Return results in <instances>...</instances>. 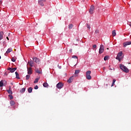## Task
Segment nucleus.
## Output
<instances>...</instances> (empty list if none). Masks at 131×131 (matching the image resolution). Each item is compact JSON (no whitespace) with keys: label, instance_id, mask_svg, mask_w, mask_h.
I'll return each mask as SVG.
<instances>
[{"label":"nucleus","instance_id":"obj_1","mask_svg":"<svg viewBox=\"0 0 131 131\" xmlns=\"http://www.w3.org/2000/svg\"><path fill=\"white\" fill-rule=\"evenodd\" d=\"M120 69L124 71V72H125L126 73H128L129 72V70L126 68L124 65L123 64H121L120 66Z\"/></svg>","mask_w":131,"mask_h":131},{"label":"nucleus","instance_id":"obj_2","mask_svg":"<svg viewBox=\"0 0 131 131\" xmlns=\"http://www.w3.org/2000/svg\"><path fill=\"white\" fill-rule=\"evenodd\" d=\"M122 52L121 51L120 52L118 53L116 59L117 60H118V61H119V62H120V61H121V59H122Z\"/></svg>","mask_w":131,"mask_h":131},{"label":"nucleus","instance_id":"obj_3","mask_svg":"<svg viewBox=\"0 0 131 131\" xmlns=\"http://www.w3.org/2000/svg\"><path fill=\"white\" fill-rule=\"evenodd\" d=\"M91 73H92V72L91 71H88L86 72V79H88V80H91V79H92V76H91Z\"/></svg>","mask_w":131,"mask_h":131},{"label":"nucleus","instance_id":"obj_4","mask_svg":"<svg viewBox=\"0 0 131 131\" xmlns=\"http://www.w3.org/2000/svg\"><path fill=\"white\" fill-rule=\"evenodd\" d=\"M94 11H95V6L92 5L90 7L89 12L90 14H91L92 15V14H94Z\"/></svg>","mask_w":131,"mask_h":131},{"label":"nucleus","instance_id":"obj_5","mask_svg":"<svg viewBox=\"0 0 131 131\" xmlns=\"http://www.w3.org/2000/svg\"><path fill=\"white\" fill-rule=\"evenodd\" d=\"M104 52V46L103 45H101L100 46L99 54H102Z\"/></svg>","mask_w":131,"mask_h":131},{"label":"nucleus","instance_id":"obj_6","mask_svg":"<svg viewBox=\"0 0 131 131\" xmlns=\"http://www.w3.org/2000/svg\"><path fill=\"white\" fill-rule=\"evenodd\" d=\"M7 70L10 71V72H11V73H13V72H15V71H16V70H17V68H8L7 69Z\"/></svg>","mask_w":131,"mask_h":131},{"label":"nucleus","instance_id":"obj_7","mask_svg":"<svg viewBox=\"0 0 131 131\" xmlns=\"http://www.w3.org/2000/svg\"><path fill=\"white\" fill-rule=\"evenodd\" d=\"M33 60L34 62H35L37 64H39L40 63V60L36 57H33Z\"/></svg>","mask_w":131,"mask_h":131},{"label":"nucleus","instance_id":"obj_8","mask_svg":"<svg viewBox=\"0 0 131 131\" xmlns=\"http://www.w3.org/2000/svg\"><path fill=\"white\" fill-rule=\"evenodd\" d=\"M63 86V83H62V82H59L56 84V88L59 89H62Z\"/></svg>","mask_w":131,"mask_h":131},{"label":"nucleus","instance_id":"obj_9","mask_svg":"<svg viewBox=\"0 0 131 131\" xmlns=\"http://www.w3.org/2000/svg\"><path fill=\"white\" fill-rule=\"evenodd\" d=\"M123 47L124 48H126L127 46H129V45H131V41H126L123 43Z\"/></svg>","mask_w":131,"mask_h":131},{"label":"nucleus","instance_id":"obj_10","mask_svg":"<svg viewBox=\"0 0 131 131\" xmlns=\"http://www.w3.org/2000/svg\"><path fill=\"white\" fill-rule=\"evenodd\" d=\"M27 71H28V74H29V75H31V74H32V68H31V67L27 68Z\"/></svg>","mask_w":131,"mask_h":131},{"label":"nucleus","instance_id":"obj_11","mask_svg":"<svg viewBox=\"0 0 131 131\" xmlns=\"http://www.w3.org/2000/svg\"><path fill=\"white\" fill-rule=\"evenodd\" d=\"M43 3H46V0H38V4L42 7H43Z\"/></svg>","mask_w":131,"mask_h":131},{"label":"nucleus","instance_id":"obj_12","mask_svg":"<svg viewBox=\"0 0 131 131\" xmlns=\"http://www.w3.org/2000/svg\"><path fill=\"white\" fill-rule=\"evenodd\" d=\"M73 79H74V76H72V77H70V78L68 80V83H71L72 81H73Z\"/></svg>","mask_w":131,"mask_h":131},{"label":"nucleus","instance_id":"obj_13","mask_svg":"<svg viewBox=\"0 0 131 131\" xmlns=\"http://www.w3.org/2000/svg\"><path fill=\"white\" fill-rule=\"evenodd\" d=\"M12 51H13V49L12 48H9L6 51V53L5 54V55L6 56L7 54H9V53H11Z\"/></svg>","mask_w":131,"mask_h":131},{"label":"nucleus","instance_id":"obj_14","mask_svg":"<svg viewBox=\"0 0 131 131\" xmlns=\"http://www.w3.org/2000/svg\"><path fill=\"white\" fill-rule=\"evenodd\" d=\"M4 38V32L1 31L0 32V40H2Z\"/></svg>","mask_w":131,"mask_h":131},{"label":"nucleus","instance_id":"obj_15","mask_svg":"<svg viewBox=\"0 0 131 131\" xmlns=\"http://www.w3.org/2000/svg\"><path fill=\"white\" fill-rule=\"evenodd\" d=\"M28 64H29L30 67H33V61H28Z\"/></svg>","mask_w":131,"mask_h":131},{"label":"nucleus","instance_id":"obj_16","mask_svg":"<svg viewBox=\"0 0 131 131\" xmlns=\"http://www.w3.org/2000/svg\"><path fill=\"white\" fill-rule=\"evenodd\" d=\"M35 72H36V73H38V74H40L41 73V71L40 70V69L39 70L38 69H36Z\"/></svg>","mask_w":131,"mask_h":131},{"label":"nucleus","instance_id":"obj_17","mask_svg":"<svg viewBox=\"0 0 131 131\" xmlns=\"http://www.w3.org/2000/svg\"><path fill=\"white\" fill-rule=\"evenodd\" d=\"M16 78L17 79H20V77H19V73L18 72H15Z\"/></svg>","mask_w":131,"mask_h":131},{"label":"nucleus","instance_id":"obj_18","mask_svg":"<svg viewBox=\"0 0 131 131\" xmlns=\"http://www.w3.org/2000/svg\"><path fill=\"white\" fill-rule=\"evenodd\" d=\"M7 92L8 94H10V95H12L13 94V92H12V90H11V86L9 87V90H7Z\"/></svg>","mask_w":131,"mask_h":131},{"label":"nucleus","instance_id":"obj_19","mask_svg":"<svg viewBox=\"0 0 131 131\" xmlns=\"http://www.w3.org/2000/svg\"><path fill=\"white\" fill-rule=\"evenodd\" d=\"M4 81H6L1 80L0 81V86H1V88L4 86Z\"/></svg>","mask_w":131,"mask_h":131},{"label":"nucleus","instance_id":"obj_20","mask_svg":"<svg viewBox=\"0 0 131 131\" xmlns=\"http://www.w3.org/2000/svg\"><path fill=\"white\" fill-rule=\"evenodd\" d=\"M43 86L44 88H48V86H49V84H48L47 82H45L43 83Z\"/></svg>","mask_w":131,"mask_h":131},{"label":"nucleus","instance_id":"obj_21","mask_svg":"<svg viewBox=\"0 0 131 131\" xmlns=\"http://www.w3.org/2000/svg\"><path fill=\"white\" fill-rule=\"evenodd\" d=\"M28 93H32V88L30 87L28 89Z\"/></svg>","mask_w":131,"mask_h":131},{"label":"nucleus","instance_id":"obj_22","mask_svg":"<svg viewBox=\"0 0 131 131\" xmlns=\"http://www.w3.org/2000/svg\"><path fill=\"white\" fill-rule=\"evenodd\" d=\"M112 35L113 36H116V32H115V30L112 31Z\"/></svg>","mask_w":131,"mask_h":131},{"label":"nucleus","instance_id":"obj_23","mask_svg":"<svg viewBox=\"0 0 131 131\" xmlns=\"http://www.w3.org/2000/svg\"><path fill=\"white\" fill-rule=\"evenodd\" d=\"M10 104L11 106H14V105L15 104V101L12 100L10 102Z\"/></svg>","mask_w":131,"mask_h":131},{"label":"nucleus","instance_id":"obj_24","mask_svg":"<svg viewBox=\"0 0 131 131\" xmlns=\"http://www.w3.org/2000/svg\"><path fill=\"white\" fill-rule=\"evenodd\" d=\"M26 89L25 88H23L21 90H20V93H21L23 94L25 92Z\"/></svg>","mask_w":131,"mask_h":131},{"label":"nucleus","instance_id":"obj_25","mask_svg":"<svg viewBox=\"0 0 131 131\" xmlns=\"http://www.w3.org/2000/svg\"><path fill=\"white\" fill-rule=\"evenodd\" d=\"M73 28V24H70L69 25V29H72Z\"/></svg>","mask_w":131,"mask_h":131},{"label":"nucleus","instance_id":"obj_26","mask_svg":"<svg viewBox=\"0 0 131 131\" xmlns=\"http://www.w3.org/2000/svg\"><path fill=\"white\" fill-rule=\"evenodd\" d=\"M38 80H39V78H36L34 81V83H37Z\"/></svg>","mask_w":131,"mask_h":131},{"label":"nucleus","instance_id":"obj_27","mask_svg":"<svg viewBox=\"0 0 131 131\" xmlns=\"http://www.w3.org/2000/svg\"><path fill=\"white\" fill-rule=\"evenodd\" d=\"M80 72V71L79 70H77L75 72V74H78Z\"/></svg>","mask_w":131,"mask_h":131},{"label":"nucleus","instance_id":"obj_28","mask_svg":"<svg viewBox=\"0 0 131 131\" xmlns=\"http://www.w3.org/2000/svg\"><path fill=\"white\" fill-rule=\"evenodd\" d=\"M26 77V80H28V79H29V78H30V75H27Z\"/></svg>","mask_w":131,"mask_h":131},{"label":"nucleus","instance_id":"obj_29","mask_svg":"<svg viewBox=\"0 0 131 131\" xmlns=\"http://www.w3.org/2000/svg\"><path fill=\"white\" fill-rule=\"evenodd\" d=\"M108 56H105L104 57V61H107V60H108Z\"/></svg>","mask_w":131,"mask_h":131},{"label":"nucleus","instance_id":"obj_30","mask_svg":"<svg viewBox=\"0 0 131 131\" xmlns=\"http://www.w3.org/2000/svg\"><path fill=\"white\" fill-rule=\"evenodd\" d=\"M99 30H96L95 31V33L96 34H99Z\"/></svg>","mask_w":131,"mask_h":131},{"label":"nucleus","instance_id":"obj_31","mask_svg":"<svg viewBox=\"0 0 131 131\" xmlns=\"http://www.w3.org/2000/svg\"><path fill=\"white\" fill-rule=\"evenodd\" d=\"M72 58H73L74 59H77V61H78V58H77V56H75V55H74L72 56Z\"/></svg>","mask_w":131,"mask_h":131},{"label":"nucleus","instance_id":"obj_32","mask_svg":"<svg viewBox=\"0 0 131 131\" xmlns=\"http://www.w3.org/2000/svg\"><path fill=\"white\" fill-rule=\"evenodd\" d=\"M9 97L10 100H12L13 99V96L12 95L10 94L9 95Z\"/></svg>","mask_w":131,"mask_h":131},{"label":"nucleus","instance_id":"obj_33","mask_svg":"<svg viewBox=\"0 0 131 131\" xmlns=\"http://www.w3.org/2000/svg\"><path fill=\"white\" fill-rule=\"evenodd\" d=\"M87 28L89 29H91V25H89L88 24H86Z\"/></svg>","mask_w":131,"mask_h":131},{"label":"nucleus","instance_id":"obj_34","mask_svg":"<svg viewBox=\"0 0 131 131\" xmlns=\"http://www.w3.org/2000/svg\"><path fill=\"white\" fill-rule=\"evenodd\" d=\"M11 61H12V62H16V59H15L14 58H12L11 59Z\"/></svg>","mask_w":131,"mask_h":131},{"label":"nucleus","instance_id":"obj_35","mask_svg":"<svg viewBox=\"0 0 131 131\" xmlns=\"http://www.w3.org/2000/svg\"><path fill=\"white\" fill-rule=\"evenodd\" d=\"M127 25H129V26L131 27V22L130 21H128L127 22Z\"/></svg>","mask_w":131,"mask_h":131},{"label":"nucleus","instance_id":"obj_36","mask_svg":"<svg viewBox=\"0 0 131 131\" xmlns=\"http://www.w3.org/2000/svg\"><path fill=\"white\" fill-rule=\"evenodd\" d=\"M38 89V86H37V85L35 86L34 87V89L35 90H37Z\"/></svg>","mask_w":131,"mask_h":131},{"label":"nucleus","instance_id":"obj_37","mask_svg":"<svg viewBox=\"0 0 131 131\" xmlns=\"http://www.w3.org/2000/svg\"><path fill=\"white\" fill-rule=\"evenodd\" d=\"M93 48L94 49H96V48H97V45H93Z\"/></svg>","mask_w":131,"mask_h":131},{"label":"nucleus","instance_id":"obj_38","mask_svg":"<svg viewBox=\"0 0 131 131\" xmlns=\"http://www.w3.org/2000/svg\"><path fill=\"white\" fill-rule=\"evenodd\" d=\"M115 81H116V80L115 79H114L113 80V82L115 83Z\"/></svg>","mask_w":131,"mask_h":131},{"label":"nucleus","instance_id":"obj_39","mask_svg":"<svg viewBox=\"0 0 131 131\" xmlns=\"http://www.w3.org/2000/svg\"><path fill=\"white\" fill-rule=\"evenodd\" d=\"M115 83H114V82H113L111 86H113L114 85Z\"/></svg>","mask_w":131,"mask_h":131},{"label":"nucleus","instance_id":"obj_40","mask_svg":"<svg viewBox=\"0 0 131 131\" xmlns=\"http://www.w3.org/2000/svg\"><path fill=\"white\" fill-rule=\"evenodd\" d=\"M3 4V1L2 0H0V4Z\"/></svg>","mask_w":131,"mask_h":131},{"label":"nucleus","instance_id":"obj_41","mask_svg":"<svg viewBox=\"0 0 131 131\" xmlns=\"http://www.w3.org/2000/svg\"><path fill=\"white\" fill-rule=\"evenodd\" d=\"M61 68H62V67H61V66L59 67V69H61Z\"/></svg>","mask_w":131,"mask_h":131},{"label":"nucleus","instance_id":"obj_42","mask_svg":"<svg viewBox=\"0 0 131 131\" xmlns=\"http://www.w3.org/2000/svg\"><path fill=\"white\" fill-rule=\"evenodd\" d=\"M6 38H7V39H8V40H9V37H7Z\"/></svg>","mask_w":131,"mask_h":131},{"label":"nucleus","instance_id":"obj_43","mask_svg":"<svg viewBox=\"0 0 131 131\" xmlns=\"http://www.w3.org/2000/svg\"><path fill=\"white\" fill-rule=\"evenodd\" d=\"M70 52H72V49L70 50Z\"/></svg>","mask_w":131,"mask_h":131},{"label":"nucleus","instance_id":"obj_44","mask_svg":"<svg viewBox=\"0 0 131 131\" xmlns=\"http://www.w3.org/2000/svg\"><path fill=\"white\" fill-rule=\"evenodd\" d=\"M2 57L0 56V59H1Z\"/></svg>","mask_w":131,"mask_h":131},{"label":"nucleus","instance_id":"obj_45","mask_svg":"<svg viewBox=\"0 0 131 131\" xmlns=\"http://www.w3.org/2000/svg\"><path fill=\"white\" fill-rule=\"evenodd\" d=\"M107 50H109V48H107Z\"/></svg>","mask_w":131,"mask_h":131},{"label":"nucleus","instance_id":"obj_46","mask_svg":"<svg viewBox=\"0 0 131 131\" xmlns=\"http://www.w3.org/2000/svg\"><path fill=\"white\" fill-rule=\"evenodd\" d=\"M111 70H112V69H110Z\"/></svg>","mask_w":131,"mask_h":131}]
</instances>
